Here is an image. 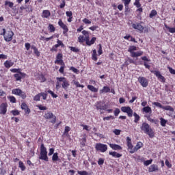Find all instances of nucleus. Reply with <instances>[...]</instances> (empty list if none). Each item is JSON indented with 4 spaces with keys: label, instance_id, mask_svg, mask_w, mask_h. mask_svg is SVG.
<instances>
[{
    "label": "nucleus",
    "instance_id": "obj_1",
    "mask_svg": "<svg viewBox=\"0 0 175 175\" xmlns=\"http://www.w3.org/2000/svg\"><path fill=\"white\" fill-rule=\"evenodd\" d=\"M141 130H142L144 133H146V135H148L151 139L154 137V131L152 130V129H151V127H150V125L148 123H142L141 126Z\"/></svg>",
    "mask_w": 175,
    "mask_h": 175
},
{
    "label": "nucleus",
    "instance_id": "obj_2",
    "mask_svg": "<svg viewBox=\"0 0 175 175\" xmlns=\"http://www.w3.org/2000/svg\"><path fill=\"white\" fill-rule=\"evenodd\" d=\"M6 29H2L1 31H0V35H3L4 40L5 42H11V40L13 39V35H14V33L12 31H8L6 33Z\"/></svg>",
    "mask_w": 175,
    "mask_h": 175
},
{
    "label": "nucleus",
    "instance_id": "obj_3",
    "mask_svg": "<svg viewBox=\"0 0 175 175\" xmlns=\"http://www.w3.org/2000/svg\"><path fill=\"white\" fill-rule=\"evenodd\" d=\"M40 159L49 162V157H47V149L44 147V144H42L40 147Z\"/></svg>",
    "mask_w": 175,
    "mask_h": 175
},
{
    "label": "nucleus",
    "instance_id": "obj_4",
    "mask_svg": "<svg viewBox=\"0 0 175 175\" xmlns=\"http://www.w3.org/2000/svg\"><path fill=\"white\" fill-rule=\"evenodd\" d=\"M57 81H59V83H62V88L65 90L66 91L69 88V81L66 80V78L65 77H57Z\"/></svg>",
    "mask_w": 175,
    "mask_h": 175
},
{
    "label": "nucleus",
    "instance_id": "obj_5",
    "mask_svg": "<svg viewBox=\"0 0 175 175\" xmlns=\"http://www.w3.org/2000/svg\"><path fill=\"white\" fill-rule=\"evenodd\" d=\"M45 120H51V122L52 124H55L57 122V116H54L52 112H48L44 115Z\"/></svg>",
    "mask_w": 175,
    "mask_h": 175
},
{
    "label": "nucleus",
    "instance_id": "obj_6",
    "mask_svg": "<svg viewBox=\"0 0 175 175\" xmlns=\"http://www.w3.org/2000/svg\"><path fill=\"white\" fill-rule=\"evenodd\" d=\"M95 148L97 151H100V152H106V151H107V145L103 144H96Z\"/></svg>",
    "mask_w": 175,
    "mask_h": 175
},
{
    "label": "nucleus",
    "instance_id": "obj_7",
    "mask_svg": "<svg viewBox=\"0 0 175 175\" xmlns=\"http://www.w3.org/2000/svg\"><path fill=\"white\" fill-rule=\"evenodd\" d=\"M138 81L142 87L146 88L148 85V80H147L144 77H139L138 78Z\"/></svg>",
    "mask_w": 175,
    "mask_h": 175
},
{
    "label": "nucleus",
    "instance_id": "obj_8",
    "mask_svg": "<svg viewBox=\"0 0 175 175\" xmlns=\"http://www.w3.org/2000/svg\"><path fill=\"white\" fill-rule=\"evenodd\" d=\"M132 27L133 28H134V29H137L141 33H143L144 27H143V25H142V23H134L132 25Z\"/></svg>",
    "mask_w": 175,
    "mask_h": 175
},
{
    "label": "nucleus",
    "instance_id": "obj_9",
    "mask_svg": "<svg viewBox=\"0 0 175 175\" xmlns=\"http://www.w3.org/2000/svg\"><path fill=\"white\" fill-rule=\"evenodd\" d=\"M96 109L97 110H107V105L100 101L97 103Z\"/></svg>",
    "mask_w": 175,
    "mask_h": 175
},
{
    "label": "nucleus",
    "instance_id": "obj_10",
    "mask_svg": "<svg viewBox=\"0 0 175 175\" xmlns=\"http://www.w3.org/2000/svg\"><path fill=\"white\" fill-rule=\"evenodd\" d=\"M143 147V143L142 142H138L137 145L133 148V150H130L129 152L130 154H134V152H136L138 150H140Z\"/></svg>",
    "mask_w": 175,
    "mask_h": 175
},
{
    "label": "nucleus",
    "instance_id": "obj_11",
    "mask_svg": "<svg viewBox=\"0 0 175 175\" xmlns=\"http://www.w3.org/2000/svg\"><path fill=\"white\" fill-rule=\"evenodd\" d=\"M152 73H154V75H155V76L157 77V79H159V80H161V81L163 83H165V81H166L165 77H163V76H162V75H161V72L154 70L152 72Z\"/></svg>",
    "mask_w": 175,
    "mask_h": 175
},
{
    "label": "nucleus",
    "instance_id": "obj_12",
    "mask_svg": "<svg viewBox=\"0 0 175 175\" xmlns=\"http://www.w3.org/2000/svg\"><path fill=\"white\" fill-rule=\"evenodd\" d=\"M58 24H59V27H61V28H62V29H64L63 33H66V32H68V31H69V29H68V26H66V25H65V23H64V22H62V20L59 19Z\"/></svg>",
    "mask_w": 175,
    "mask_h": 175
},
{
    "label": "nucleus",
    "instance_id": "obj_13",
    "mask_svg": "<svg viewBox=\"0 0 175 175\" xmlns=\"http://www.w3.org/2000/svg\"><path fill=\"white\" fill-rule=\"evenodd\" d=\"M8 104L2 103L0 105V114H6V111H8Z\"/></svg>",
    "mask_w": 175,
    "mask_h": 175
},
{
    "label": "nucleus",
    "instance_id": "obj_14",
    "mask_svg": "<svg viewBox=\"0 0 175 175\" xmlns=\"http://www.w3.org/2000/svg\"><path fill=\"white\" fill-rule=\"evenodd\" d=\"M55 64H57L60 65H64V61L62 60V54L59 53L56 57V60L55 61Z\"/></svg>",
    "mask_w": 175,
    "mask_h": 175
},
{
    "label": "nucleus",
    "instance_id": "obj_15",
    "mask_svg": "<svg viewBox=\"0 0 175 175\" xmlns=\"http://www.w3.org/2000/svg\"><path fill=\"white\" fill-rule=\"evenodd\" d=\"M14 77L16 79V81H18L23 79V77H25V73L24 72H18L14 75Z\"/></svg>",
    "mask_w": 175,
    "mask_h": 175
},
{
    "label": "nucleus",
    "instance_id": "obj_16",
    "mask_svg": "<svg viewBox=\"0 0 175 175\" xmlns=\"http://www.w3.org/2000/svg\"><path fill=\"white\" fill-rule=\"evenodd\" d=\"M21 109H22V110L25 111V113L26 114H29V113H31V109H29V108H28V105H27V104L25 103H23L21 104Z\"/></svg>",
    "mask_w": 175,
    "mask_h": 175
},
{
    "label": "nucleus",
    "instance_id": "obj_17",
    "mask_svg": "<svg viewBox=\"0 0 175 175\" xmlns=\"http://www.w3.org/2000/svg\"><path fill=\"white\" fill-rule=\"evenodd\" d=\"M81 147H85L87 143V135H83V137L79 140Z\"/></svg>",
    "mask_w": 175,
    "mask_h": 175
},
{
    "label": "nucleus",
    "instance_id": "obj_18",
    "mask_svg": "<svg viewBox=\"0 0 175 175\" xmlns=\"http://www.w3.org/2000/svg\"><path fill=\"white\" fill-rule=\"evenodd\" d=\"M126 142L129 150H130V151H132V150H133V145H132V139H131V137H127Z\"/></svg>",
    "mask_w": 175,
    "mask_h": 175
},
{
    "label": "nucleus",
    "instance_id": "obj_19",
    "mask_svg": "<svg viewBox=\"0 0 175 175\" xmlns=\"http://www.w3.org/2000/svg\"><path fill=\"white\" fill-rule=\"evenodd\" d=\"M144 53L142 51H137V52H133L131 54V57L133 58H136L137 57H142Z\"/></svg>",
    "mask_w": 175,
    "mask_h": 175
},
{
    "label": "nucleus",
    "instance_id": "obj_20",
    "mask_svg": "<svg viewBox=\"0 0 175 175\" xmlns=\"http://www.w3.org/2000/svg\"><path fill=\"white\" fill-rule=\"evenodd\" d=\"M152 172H158V165L153 164L149 167L148 172L151 173Z\"/></svg>",
    "mask_w": 175,
    "mask_h": 175
},
{
    "label": "nucleus",
    "instance_id": "obj_21",
    "mask_svg": "<svg viewBox=\"0 0 175 175\" xmlns=\"http://www.w3.org/2000/svg\"><path fill=\"white\" fill-rule=\"evenodd\" d=\"M49 16H51V13L49 10H46L42 12V17L43 18H49Z\"/></svg>",
    "mask_w": 175,
    "mask_h": 175
},
{
    "label": "nucleus",
    "instance_id": "obj_22",
    "mask_svg": "<svg viewBox=\"0 0 175 175\" xmlns=\"http://www.w3.org/2000/svg\"><path fill=\"white\" fill-rule=\"evenodd\" d=\"M109 147H111L112 150H122V147H121L120 145H117L114 144H109Z\"/></svg>",
    "mask_w": 175,
    "mask_h": 175
},
{
    "label": "nucleus",
    "instance_id": "obj_23",
    "mask_svg": "<svg viewBox=\"0 0 175 175\" xmlns=\"http://www.w3.org/2000/svg\"><path fill=\"white\" fill-rule=\"evenodd\" d=\"M13 65H14V63L9 60L5 61V62L4 63L5 68H7L8 69H9V68H11V66H13Z\"/></svg>",
    "mask_w": 175,
    "mask_h": 175
},
{
    "label": "nucleus",
    "instance_id": "obj_24",
    "mask_svg": "<svg viewBox=\"0 0 175 175\" xmlns=\"http://www.w3.org/2000/svg\"><path fill=\"white\" fill-rule=\"evenodd\" d=\"M95 40H96V38L93 37L91 40L90 41V38H88V40H86V44L88 46H91L95 43Z\"/></svg>",
    "mask_w": 175,
    "mask_h": 175
},
{
    "label": "nucleus",
    "instance_id": "obj_25",
    "mask_svg": "<svg viewBox=\"0 0 175 175\" xmlns=\"http://www.w3.org/2000/svg\"><path fill=\"white\" fill-rule=\"evenodd\" d=\"M109 155H112L114 158H121L122 154L118 153L117 152H109Z\"/></svg>",
    "mask_w": 175,
    "mask_h": 175
},
{
    "label": "nucleus",
    "instance_id": "obj_26",
    "mask_svg": "<svg viewBox=\"0 0 175 175\" xmlns=\"http://www.w3.org/2000/svg\"><path fill=\"white\" fill-rule=\"evenodd\" d=\"M110 92V88L104 86L103 88L100 90V94Z\"/></svg>",
    "mask_w": 175,
    "mask_h": 175
},
{
    "label": "nucleus",
    "instance_id": "obj_27",
    "mask_svg": "<svg viewBox=\"0 0 175 175\" xmlns=\"http://www.w3.org/2000/svg\"><path fill=\"white\" fill-rule=\"evenodd\" d=\"M136 50H137V48L135 46H130L129 47L128 51L129 53H130V54H133V53H135V51H136Z\"/></svg>",
    "mask_w": 175,
    "mask_h": 175
},
{
    "label": "nucleus",
    "instance_id": "obj_28",
    "mask_svg": "<svg viewBox=\"0 0 175 175\" xmlns=\"http://www.w3.org/2000/svg\"><path fill=\"white\" fill-rule=\"evenodd\" d=\"M88 88L90 91H92V92H98V89L92 85H88Z\"/></svg>",
    "mask_w": 175,
    "mask_h": 175
},
{
    "label": "nucleus",
    "instance_id": "obj_29",
    "mask_svg": "<svg viewBox=\"0 0 175 175\" xmlns=\"http://www.w3.org/2000/svg\"><path fill=\"white\" fill-rule=\"evenodd\" d=\"M31 49L32 50H33V53L34 54H36V55H37V57H39L40 55V52H39V51L38 50V48H36V46H31Z\"/></svg>",
    "mask_w": 175,
    "mask_h": 175
},
{
    "label": "nucleus",
    "instance_id": "obj_30",
    "mask_svg": "<svg viewBox=\"0 0 175 175\" xmlns=\"http://www.w3.org/2000/svg\"><path fill=\"white\" fill-rule=\"evenodd\" d=\"M82 33L85 36V42H87V40L88 41V39L90 38V33L85 30H83L82 31Z\"/></svg>",
    "mask_w": 175,
    "mask_h": 175
},
{
    "label": "nucleus",
    "instance_id": "obj_31",
    "mask_svg": "<svg viewBox=\"0 0 175 175\" xmlns=\"http://www.w3.org/2000/svg\"><path fill=\"white\" fill-rule=\"evenodd\" d=\"M133 116L135 117L134 122H135V124H137V122L140 121V116L137 113H136V112H134Z\"/></svg>",
    "mask_w": 175,
    "mask_h": 175
},
{
    "label": "nucleus",
    "instance_id": "obj_32",
    "mask_svg": "<svg viewBox=\"0 0 175 175\" xmlns=\"http://www.w3.org/2000/svg\"><path fill=\"white\" fill-rule=\"evenodd\" d=\"M23 91L20 89H14L12 90V94H14V95H18V96H19V95L21 94Z\"/></svg>",
    "mask_w": 175,
    "mask_h": 175
},
{
    "label": "nucleus",
    "instance_id": "obj_33",
    "mask_svg": "<svg viewBox=\"0 0 175 175\" xmlns=\"http://www.w3.org/2000/svg\"><path fill=\"white\" fill-rule=\"evenodd\" d=\"M18 166L22 172H24V170L26 169L25 165H24V163H23L21 161H19Z\"/></svg>",
    "mask_w": 175,
    "mask_h": 175
},
{
    "label": "nucleus",
    "instance_id": "obj_34",
    "mask_svg": "<svg viewBox=\"0 0 175 175\" xmlns=\"http://www.w3.org/2000/svg\"><path fill=\"white\" fill-rule=\"evenodd\" d=\"M157 14H158V12H157V10H153L150 12V14H149V17L150 18H152V17H154V16H157Z\"/></svg>",
    "mask_w": 175,
    "mask_h": 175
},
{
    "label": "nucleus",
    "instance_id": "obj_35",
    "mask_svg": "<svg viewBox=\"0 0 175 175\" xmlns=\"http://www.w3.org/2000/svg\"><path fill=\"white\" fill-rule=\"evenodd\" d=\"M163 110H168L169 111H174V109H173V107H172L170 105H167V106H163Z\"/></svg>",
    "mask_w": 175,
    "mask_h": 175
},
{
    "label": "nucleus",
    "instance_id": "obj_36",
    "mask_svg": "<svg viewBox=\"0 0 175 175\" xmlns=\"http://www.w3.org/2000/svg\"><path fill=\"white\" fill-rule=\"evenodd\" d=\"M165 28L168 29L169 32H170L171 33H175V27H170L165 25Z\"/></svg>",
    "mask_w": 175,
    "mask_h": 175
},
{
    "label": "nucleus",
    "instance_id": "obj_37",
    "mask_svg": "<svg viewBox=\"0 0 175 175\" xmlns=\"http://www.w3.org/2000/svg\"><path fill=\"white\" fill-rule=\"evenodd\" d=\"M126 113H127L129 117H132L133 116V110H132V109H131V107H130V108L128 109V110Z\"/></svg>",
    "mask_w": 175,
    "mask_h": 175
},
{
    "label": "nucleus",
    "instance_id": "obj_38",
    "mask_svg": "<svg viewBox=\"0 0 175 175\" xmlns=\"http://www.w3.org/2000/svg\"><path fill=\"white\" fill-rule=\"evenodd\" d=\"M142 111H144V113H151V107H145L143 108Z\"/></svg>",
    "mask_w": 175,
    "mask_h": 175
},
{
    "label": "nucleus",
    "instance_id": "obj_39",
    "mask_svg": "<svg viewBox=\"0 0 175 175\" xmlns=\"http://www.w3.org/2000/svg\"><path fill=\"white\" fill-rule=\"evenodd\" d=\"M160 120H161L160 122H161V126H166V122H167V120H165L163 118H161Z\"/></svg>",
    "mask_w": 175,
    "mask_h": 175
},
{
    "label": "nucleus",
    "instance_id": "obj_40",
    "mask_svg": "<svg viewBox=\"0 0 175 175\" xmlns=\"http://www.w3.org/2000/svg\"><path fill=\"white\" fill-rule=\"evenodd\" d=\"M92 59L93 61H98V57H96V50H93L92 53Z\"/></svg>",
    "mask_w": 175,
    "mask_h": 175
},
{
    "label": "nucleus",
    "instance_id": "obj_41",
    "mask_svg": "<svg viewBox=\"0 0 175 175\" xmlns=\"http://www.w3.org/2000/svg\"><path fill=\"white\" fill-rule=\"evenodd\" d=\"M52 160L53 161V162L58 161V153L55 152L53 154L52 157Z\"/></svg>",
    "mask_w": 175,
    "mask_h": 175
},
{
    "label": "nucleus",
    "instance_id": "obj_42",
    "mask_svg": "<svg viewBox=\"0 0 175 175\" xmlns=\"http://www.w3.org/2000/svg\"><path fill=\"white\" fill-rule=\"evenodd\" d=\"M78 41L79 42V43H83V42H85V37H84V36H80L78 38Z\"/></svg>",
    "mask_w": 175,
    "mask_h": 175
},
{
    "label": "nucleus",
    "instance_id": "obj_43",
    "mask_svg": "<svg viewBox=\"0 0 175 175\" xmlns=\"http://www.w3.org/2000/svg\"><path fill=\"white\" fill-rule=\"evenodd\" d=\"M49 29L50 32H55V27H54V25L49 24Z\"/></svg>",
    "mask_w": 175,
    "mask_h": 175
},
{
    "label": "nucleus",
    "instance_id": "obj_44",
    "mask_svg": "<svg viewBox=\"0 0 175 175\" xmlns=\"http://www.w3.org/2000/svg\"><path fill=\"white\" fill-rule=\"evenodd\" d=\"M47 92H48V94H50L52 97H53V98H58V95L55 94L54 93V92H53L51 90H48Z\"/></svg>",
    "mask_w": 175,
    "mask_h": 175
},
{
    "label": "nucleus",
    "instance_id": "obj_45",
    "mask_svg": "<svg viewBox=\"0 0 175 175\" xmlns=\"http://www.w3.org/2000/svg\"><path fill=\"white\" fill-rule=\"evenodd\" d=\"M109 120H114V116H110L103 118V121H109Z\"/></svg>",
    "mask_w": 175,
    "mask_h": 175
},
{
    "label": "nucleus",
    "instance_id": "obj_46",
    "mask_svg": "<svg viewBox=\"0 0 175 175\" xmlns=\"http://www.w3.org/2000/svg\"><path fill=\"white\" fill-rule=\"evenodd\" d=\"M152 105H154V106H157V107H159L160 109H163V106L158 102H154L152 103Z\"/></svg>",
    "mask_w": 175,
    "mask_h": 175
},
{
    "label": "nucleus",
    "instance_id": "obj_47",
    "mask_svg": "<svg viewBox=\"0 0 175 175\" xmlns=\"http://www.w3.org/2000/svg\"><path fill=\"white\" fill-rule=\"evenodd\" d=\"M151 163H152V159L147 160L144 162L145 166H148V165H151Z\"/></svg>",
    "mask_w": 175,
    "mask_h": 175
},
{
    "label": "nucleus",
    "instance_id": "obj_48",
    "mask_svg": "<svg viewBox=\"0 0 175 175\" xmlns=\"http://www.w3.org/2000/svg\"><path fill=\"white\" fill-rule=\"evenodd\" d=\"M40 96H42V99L44 100H46V99H47V93H44V92H41L40 93Z\"/></svg>",
    "mask_w": 175,
    "mask_h": 175
},
{
    "label": "nucleus",
    "instance_id": "obj_49",
    "mask_svg": "<svg viewBox=\"0 0 175 175\" xmlns=\"http://www.w3.org/2000/svg\"><path fill=\"white\" fill-rule=\"evenodd\" d=\"M37 107L39 110H47V107L42 106V105H38Z\"/></svg>",
    "mask_w": 175,
    "mask_h": 175
},
{
    "label": "nucleus",
    "instance_id": "obj_50",
    "mask_svg": "<svg viewBox=\"0 0 175 175\" xmlns=\"http://www.w3.org/2000/svg\"><path fill=\"white\" fill-rule=\"evenodd\" d=\"M33 100H36V102H38V100H40V93H39L38 94L34 96Z\"/></svg>",
    "mask_w": 175,
    "mask_h": 175
},
{
    "label": "nucleus",
    "instance_id": "obj_51",
    "mask_svg": "<svg viewBox=\"0 0 175 175\" xmlns=\"http://www.w3.org/2000/svg\"><path fill=\"white\" fill-rule=\"evenodd\" d=\"M9 99H10V101L12 103H16V98L13 96H10L9 97Z\"/></svg>",
    "mask_w": 175,
    "mask_h": 175
},
{
    "label": "nucleus",
    "instance_id": "obj_52",
    "mask_svg": "<svg viewBox=\"0 0 175 175\" xmlns=\"http://www.w3.org/2000/svg\"><path fill=\"white\" fill-rule=\"evenodd\" d=\"M70 49L71 51H73L74 53H79V49L74 47V46H70Z\"/></svg>",
    "mask_w": 175,
    "mask_h": 175
},
{
    "label": "nucleus",
    "instance_id": "obj_53",
    "mask_svg": "<svg viewBox=\"0 0 175 175\" xmlns=\"http://www.w3.org/2000/svg\"><path fill=\"white\" fill-rule=\"evenodd\" d=\"M134 5L137 8H140V6H142V5L140 4V0H135V2L134 3Z\"/></svg>",
    "mask_w": 175,
    "mask_h": 175
},
{
    "label": "nucleus",
    "instance_id": "obj_54",
    "mask_svg": "<svg viewBox=\"0 0 175 175\" xmlns=\"http://www.w3.org/2000/svg\"><path fill=\"white\" fill-rule=\"evenodd\" d=\"M129 108L130 107H122L121 110L123 111V113H126Z\"/></svg>",
    "mask_w": 175,
    "mask_h": 175
},
{
    "label": "nucleus",
    "instance_id": "obj_55",
    "mask_svg": "<svg viewBox=\"0 0 175 175\" xmlns=\"http://www.w3.org/2000/svg\"><path fill=\"white\" fill-rule=\"evenodd\" d=\"M78 174L79 175H88L87 171H78Z\"/></svg>",
    "mask_w": 175,
    "mask_h": 175
},
{
    "label": "nucleus",
    "instance_id": "obj_56",
    "mask_svg": "<svg viewBox=\"0 0 175 175\" xmlns=\"http://www.w3.org/2000/svg\"><path fill=\"white\" fill-rule=\"evenodd\" d=\"M19 96H21V98H22V99H25V98H27V94H25V93L24 92H21Z\"/></svg>",
    "mask_w": 175,
    "mask_h": 175
},
{
    "label": "nucleus",
    "instance_id": "obj_57",
    "mask_svg": "<svg viewBox=\"0 0 175 175\" xmlns=\"http://www.w3.org/2000/svg\"><path fill=\"white\" fill-rule=\"evenodd\" d=\"M66 14L67 17H73V13L71 11H67Z\"/></svg>",
    "mask_w": 175,
    "mask_h": 175
},
{
    "label": "nucleus",
    "instance_id": "obj_58",
    "mask_svg": "<svg viewBox=\"0 0 175 175\" xmlns=\"http://www.w3.org/2000/svg\"><path fill=\"white\" fill-rule=\"evenodd\" d=\"M113 133H115L116 135V136H118V135H121V130L115 129L113 131Z\"/></svg>",
    "mask_w": 175,
    "mask_h": 175
},
{
    "label": "nucleus",
    "instance_id": "obj_59",
    "mask_svg": "<svg viewBox=\"0 0 175 175\" xmlns=\"http://www.w3.org/2000/svg\"><path fill=\"white\" fill-rule=\"evenodd\" d=\"M70 70H72V72H74V73H79V70H77V68L72 66L70 68Z\"/></svg>",
    "mask_w": 175,
    "mask_h": 175
},
{
    "label": "nucleus",
    "instance_id": "obj_60",
    "mask_svg": "<svg viewBox=\"0 0 175 175\" xmlns=\"http://www.w3.org/2000/svg\"><path fill=\"white\" fill-rule=\"evenodd\" d=\"M12 73H20V69L14 68L10 70Z\"/></svg>",
    "mask_w": 175,
    "mask_h": 175
},
{
    "label": "nucleus",
    "instance_id": "obj_61",
    "mask_svg": "<svg viewBox=\"0 0 175 175\" xmlns=\"http://www.w3.org/2000/svg\"><path fill=\"white\" fill-rule=\"evenodd\" d=\"M11 113H12L13 116H18L20 114L18 110H13Z\"/></svg>",
    "mask_w": 175,
    "mask_h": 175
},
{
    "label": "nucleus",
    "instance_id": "obj_62",
    "mask_svg": "<svg viewBox=\"0 0 175 175\" xmlns=\"http://www.w3.org/2000/svg\"><path fill=\"white\" fill-rule=\"evenodd\" d=\"M169 69V72L170 73H171V75H175V70L172 68L171 67H167Z\"/></svg>",
    "mask_w": 175,
    "mask_h": 175
},
{
    "label": "nucleus",
    "instance_id": "obj_63",
    "mask_svg": "<svg viewBox=\"0 0 175 175\" xmlns=\"http://www.w3.org/2000/svg\"><path fill=\"white\" fill-rule=\"evenodd\" d=\"M98 165H103L105 163V160L102 158H100L98 161Z\"/></svg>",
    "mask_w": 175,
    "mask_h": 175
},
{
    "label": "nucleus",
    "instance_id": "obj_64",
    "mask_svg": "<svg viewBox=\"0 0 175 175\" xmlns=\"http://www.w3.org/2000/svg\"><path fill=\"white\" fill-rule=\"evenodd\" d=\"M5 5H8L9 8H13L14 3L10 1H5Z\"/></svg>",
    "mask_w": 175,
    "mask_h": 175
}]
</instances>
